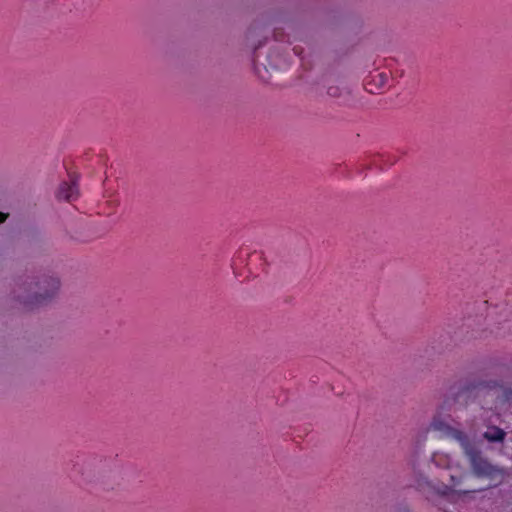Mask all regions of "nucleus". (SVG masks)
<instances>
[{
	"label": "nucleus",
	"mask_w": 512,
	"mask_h": 512,
	"mask_svg": "<svg viewBox=\"0 0 512 512\" xmlns=\"http://www.w3.org/2000/svg\"><path fill=\"white\" fill-rule=\"evenodd\" d=\"M451 396L441 406L455 410L478 405L482 410L493 411L497 416L512 413V389L497 382L467 383L451 388Z\"/></svg>",
	"instance_id": "nucleus-1"
},
{
	"label": "nucleus",
	"mask_w": 512,
	"mask_h": 512,
	"mask_svg": "<svg viewBox=\"0 0 512 512\" xmlns=\"http://www.w3.org/2000/svg\"><path fill=\"white\" fill-rule=\"evenodd\" d=\"M430 427L434 431L439 432L442 436L451 438L460 444L474 475L479 478L488 479L494 485L502 482L504 478L503 469L493 465L486 457H484L482 451L469 439L465 432L460 429L453 428L446 420L442 419L441 412L433 418Z\"/></svg>",
	"instance_id": "nucleus-2"
},
{
	"label": "nucleus",
	"mask_w": 512,
	"mask_h": 512,
	"mask_svg": "<svg viewBox=\"0 0 512 512\" xmlns=\"http://www.w3.org/2000/svg\"><path fill=\"white\" fill-rule=\"evenodd\" d=\"M60 282L55 277H45L35 284L34 288L26 290L25 295H20V301L26 306H35L44 304L54 297L59 290Z\"/></svg>",
	"instance_id": "nucleus-3"
},
{
	"label": "nucleus",
	"mask_w": 512,
	"mask_h": 512,
	"mask_svg": "<svg viewBox=\"0 0 512 512\" xmlns=\"http://www.w3.org/2000/svg\"><path fill=\"white\" fill-rule=\"evenodd\" d=\"M56 196L58 199L68 202L76 200L79 196L77 179L75 177H71L69 182H63L59 186Z\"/></svg>",
	"instance_id": "nucleus-4"
},
{
	"label": "nucleus",
	"mask_w": 512,
	"mask_h": 512,
	"mask_svg": "<svg viewBox=\"0 0 512 512\" xmlns=\"http://www.w3.org/2000/svg\"><path fill=\"white\" fill-rule=\"evenodd\" d=\"M482 437L489 443H502L506 437V432L495 425H489L483 432Z\"/></svg>",
	"instance_id": "nucleus-5"
},
{
	"label": "nucleus",
	"mask_w": 512,
	"mask_h": 512,
	"mask_svg": "<svg viewBox=\"0 0 512 512\" xmlns=\"http://www.w3.org/2000/svg\"><path fill=\"white\" fill-rule=\"evenodd\" d=\"M432 462L438 467L449 469L451 461L447 454L437 452L433 454Z\"/></svg>",
	"instance_id": "nucleus-6"
},
{
	"label": "nucleus",
	"mask_w": 512,
	"mask_h": 512,
	"mask_svg": "<svg viewBox=\"0 0 512 512\" xmlns=\"http://www.w3.org/2000/svg\"><path fill=\"white\" fill-rule=\"evenodd\" d=\"M448 476L450 478V484H442L441 487L436 489L437 493L440 495H448L459 483L454 475L448 474Z\"/></svg>",
	"instance_id": "nucleus-7"
},
{
	"label": "nucleus",
	"mask_w": 512,
	"mask_h": 512,
	"mask_svg": "<svg viewBox=\"0 0 512 512\" xmlns=\"http://www.w3.org/2000/svg\"><path fill=\"white\" fill-rule=\"evenodd\" d=\"M327 94L331 97H339L341 95V89L339 85H329L327 87Z\"/></svg>",
	"instance_id": "nucleus-8"
},
{
	"label": "nucleus",
	"mask_w": 512,
	"mask_h": 512,
	"mask_svg": "<svg viewBox=\"0 0 512 512\" xmlns=\"http://www.w3.org/2000/svg\"><path fill=\"white\" fill-rule=\"evenodd\" d=\"M8 217V214L7 213H3V212H0V224L5 222V220L7 219Z\"/></svg>",
	"instance_id": "nucleus-9"
},
{
	"label": "nucleus",
	"mask_w": 512,
	"mask_h": 512,
	"mask_svg": "<svg viewBox=\"0 0 512 512\" xmlns=\"http://www.w3.org/2000/svg\"><path fill=\"white\" fill-rule=\"evenodd\" d=\"M293 50H294L295 54H299L297 47H294Z\"/></svg>",
	"instance_id": "nucleus-10"
}]
</instances>
